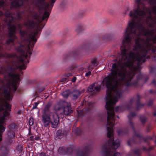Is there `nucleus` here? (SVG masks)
I'll return each mask as SVG.
<instances>
[{
    "label": "nucleus",
    "mask_w": 156,
    "mask_h": 156,
    "mask_svg": "<svg viewBox=\"0 0 156 156\" xmlns=\"http://www.w3.org/2000/svg\"><path fill=\"white\" fill-rule=\"evenodd\" d=\"M48 11H44L42 13L39 14L34 13L33 17L36 20V23L31 20H28L25 23V25L28 28H36V30L34 32H28L27 30H20V34L22 40L25 42V45H21L18 47L17 50L20 54V56L18 57L15 54H10L6 53L4 56L7 58H12L13 60L16 59L15 61L13 60L12 65L13 66L9 67H2L1 70H0V74H4L8 73L9 77L12 79L10 84L13 88V91H15L17 89L16 85L20 81L19 78V74L18 73L17 70L25 69L26 66L25 64L29 62L27 59V53L30 55L32 54L30 49V46L33 48L34 44L37 41V39L35 38L38 33L39 31H41L43 27L41 26V23L44 20H47L49 16Z\"/></svg>",
    "instance_id": "f257e3e1"
},
{
    "label": "nucleus",
    "mask_w": 156,
    "mask_h": 156,
    "mask_svg": "<svg viewBox=\"0 0 156 156\" xmlns=\"http://www.w3.org/2000/svg\"><path fill=\"white\" fill-rule=\"evenodd\" d=\"M5 18L4 21L7 25L9 26V39L6 41L7 44H9L13 42L14 40L16 38V37L15 35L16 33V27L14 25L10 24L13 23L15 18L13 16L12 13L9 11H6L4 14Z\"/></svg>",
    "instance_id": "f03ea898"
},
{
    "label": "nucleus",
    "mask_w": 156,
    "mask_h": 156,
    "mask_svg": "<svg viewBox=\"0 0 156 156\" xmlns=\"http://www.w3.org/2000/svg\"><path fill=\"white\" fill-rule=\"evenodd\" d=\"M55 110L58 113L69 115L73 112L70 105L68 103L61 101L56 104L54 108Z\"/></svg>",
    "instance_id": "7ed1b4c3"
},
{
    "label": "nucleus",
    "mask_w": 156,
    "mask_h": 156,
    "mask_svg": "<svg viewBox=\"0 0 156 156\" xmlns=\"http://www.w3.org/2000/svg\"><path fill=\"white\" fill-rule=\"evenodd\" d=\"M51 115L48 117L43 120H41L43 126L45 127L48 126L49 123L51 124V127L52 128H56L58 127L60 123L59 117L57 114L55 113L51 117Z\"/></svg>",
    "instance_id": "20e7f679"
},
{
    "label": "nucleus",
    "mask_w": 156,
    "mask_h": 156,
    "mask_svg": "<svg viewBox=\"0 0 156 156\" xmlns=\"http://www.w3.org/2000/svg\"><path fill=\"white\" fill-rule=\"evenodd\" d=\"M11 105L7 102L2 96V94H0V112H3V115L1 118H4L3 122L5 120V117L9 115L8 111L10 110Z\"/></svg>",
    "instance_id": "39448f33"
},
{
    "label": "nucleus",
    "mask_w": 156,
    "mask_h": 156,
    "mask_svg": "<svg viewBox=\"0 0 156 156\" xmlns=\"http://www.w3.org/2000/svg\"><path fill=\"white\" fill-rule=\"evenodd\" d=\"M52 105L51 102H49L45 106L42 112V120L51 115V112L50 111V107Z\"/></svg>",
    "instance_id": "423d86ee"
},
{
    "label": "nucleus",
    "mask_w": 156,
    "mask_h": 156,
    "mask_svg": "<svg viewBox=\"0 0 156 156\" xmlns=\"http://www.w3.org/2000/svg\"><path fill=\"white\" fill-rule=\"evenodd\" d=\"M90 147V144H86L84 146L83 151H79L77 152L76 156H86L89 151Z\"/></svg>",
    "instance_id": "0eeeda50"
},
{
    "label": "nucleus",
    "mask_w": 156,
    "mask_h": 156,
    "mask_svg": "<svg viewBox=\"0 0 156 156\" xmlns=\"http://www.w3.org/2000/svg\"><path fill=\"white\" fill-rule=\"evenodd\" d=\"M3 94L6 100L10 101L12 100L13 96L10 91V88L5 89L4 90Z\"/></svg>",
    "instance_id": "6e6552de"
},
{
    "label": "nucleus",
    "mask_w": 156,
    "mask_h": 156,
    "mask_svg": "<svg viewBox=\"0 0 156 156\" xmlns=\"http://www.w3.org/2000/svg\"><path fill=\"white\" fill-rule=\"evenodd\" d=\"M84 90H83L80 91L78 90H75L71 92V95L73 99L74 100L76 99L80 95V94L84 92Z\"/></svg>",
    "instance_id": "1a4fd4ad"
},
{
    "label": "nucleus",
    "mask_w": 156,
    "mask_h": 156,
    "mask_svg": "<svg viewBox=\"0 0 156 156\" xmlns=\"http://www.w3.org/2000/svg\"><path fill=\"white\" fill-rule=\"evenodd\" d=\"M23 0H15L12 2L11 6L13 7H17L22 5L23 4Z\"/></svg>",
    "instance_id": "9d476101"
},
{
    "label": "nucleus",
    "mask_w": 156,
    "mask_h": 156,
    "mask_svg": "<svg viewBox=\"0 0 156 156\" xmlns=\"http://www.w3.org/2000/svg\"><path fill=\"white\" fill-rule=\"evenodd\" d=\"M100 90V87L98 86H95V84L93 83L89 86L87 89V91L89 92H91L94 91L96 92L99 91Z\"/></svg>",
    "instance_id": "9b49d317"
},
{
    "label": "nucleus",
    "mask_w": 156,
    "mask_h": 156,
    "mask_svg": "<svg viewBox=\"0 0 156 156\" xmlns=\"http://www.w3.org/2000/svg\"><path fill=\"white\" fill-rule=\"evenodd\" d=\"M136 115V113L134 112H131L130 113V115L128 117L129 119V122L130 126L134 130V125L133 122L131 119V117H134ZM135 132V130H134Z\"/></svg>",
    "instance_id": "f8f14e48"
},
{
    "label": "nucleus",
    "mask_w": 156,
    "mask_h": 156,
    "mask_svg": "<svg viewBox=\"0 0 156 156\" xmlns=\"http://www.w3.org/2000/svg\"><path fill=\"white\" fill-rule=\"evenodd\" d=\"M66 134V131L61 129L58 130L56 133L57 138L61 139L64 136H65Z\"/></svg>",
    "instance_id": "ddd939ff"
},
{
    "label": "nucleus",
    "mask_w": 156,
    "mask_h": 156,
    "mask_svg": "<svg viewBox=\"0 0 156 156\" xmlns=\"http://www.w3.org/2000/svg\"><path fill=\"white\" fill-rule=\"evenodd\" d=\"M131 107V106H129L128 105H123L120 106H118L116 107L115 111L116 112H120L123 111L125 108H129Z\"/></svg>",
    "instance_id": "4468645a"
},
{
    "label": "nucleus",
    "mask_w": 156,
    "mask_h": 156,
    "mask_svg": "<svg viewBox=\"0 0 156 156\" xmlns=\"http://www.w3.org/2000/svg\"><path fill=\"white\" fill-rule=\"evenodd\" d=\"M137 99L136 101L137 107L136 110H138L141 107H143L144 106V104H140V100L141 98L140 96L138 94L137 95Z\"/></svg>",
    "instance_id": "2eb2a0df"
},
{
    "label": "nucleus",
    "mask_w": 156,
    "mask_h": 156,
    "mask_svg": "<svg viewBox=\"0 0 156 156\" xmlns=\"http://www.w3.org/2000/svg\"><path fill=\"white\" fill-rule=\"evenodd\" d=\"M58 151V153L61 154H65L68 152V151L65 149V148L62 147H60L59 148Z\"/></svg>",
    "instance_id": "dca6fc26"
},
{
    "label": "nucleus",
    "mask_w": 156,
    "mask_h": 156,
    "mask_svg": "<svg viewBox=\"0 0 156 156\" xmlns=\"http://www.w3.org/2000/svg\"><path fill=\"white\" fill-rule=\"evenodd\" d=\"M134 153L137 155H139L140 154V152L139 149H136L133 151H131L129 153V155L131 156L132 155V153Z\"/></svg>",
    "instance_id": "f3484780"
},
{
    "label": "nucleus",
    "mask_w": 156,
    "mask_h": 156,
    "mask_svg": "<svg viewBox=\"0 0 156 156\" xmlns=\"http://www.w3.org/2000/svg\"><path fill=\"white\" fill-rule=\"evenodd\" d=\"M1 150L3 154V156H5L8 154V152L6 148L5 147H1Z\"/></svg>",
    "instance_id": "a211bd4d"
},
{
    "label": "nucleus",
    "mask_w": 156,
    "mask_h": 156,
    "mask_svg": "<svg viewBox=\"0 0 156 156\" xmlns=\"http://www.w3.org/2000/svg\"><path fill=\"white\" fill-rule=\"evenodd\" d=\"M69 94V90H65L63 92L62 94L63 96L65 98H67Z\"/></svg>",
    "instance_id": "6ab92c4d"
},
{
    "label": "nucleus",
    "mask_w": 156,
    "mask_h": 156,
    "mask_svg": "<svg viewBox=\"0 0 156 156\" xmlns=\"http://www.w3.org/2000/svg\"><path fill=\"white\" fill-rule=\"evenodd\" d=\"M140 119L142 123H144L146 122L147 119L144 116H141L140 117Z\"/></svg>",
    "instance_id": "aec40b11"
},
{
    "label": "nucleus",
    "mask_w": 156,
    "mask_h": 156,
    "mask_svg": "<svg viewBox=\"0 0 156 156\" xmlns=\"http://www.w3.org/2000/svg\"><path fill=\"white\" fill-rule=\"evenodd\" d=\"M17 127L16 125L14 123L11 124L9 126V128L11 131L16 128Z\"/></svg>",
    "instance_id": "412c9836"
},
{
    "label": "nucleus",
    "mask_w": 156,
    "mask_h": 156,
    "mask_svg": "<svg viewBox=\"0 0 156 156\" xmlns=\"http://www.w3.org/2000/svg\"><path fill=\"white\" fill-rule=\"evenodd\" d=\"M152 138L151 137L149 136L147 137L143 138V140L145 142L147 143H148V142L151 140Z\"/></svg>",
    "instance_id": "4be33fe9"
},
{
    "label": "nucleus",
    "mask_w": 156,
    "mask_h": 156,
    "mask_svg": "<svg viewBox=\"0 0 156 156\" xmlns=\"http://www.w3.org/2000/svg\"><path fill=\"white\" fill-rule=\"evenodd\" d=\"M8 135L10 138H13L15 136V133L12 131H9Z\"/></svg>",
    "instance_id": "5701e85b"
},
{
    "label": "nucleus",
    "mask_w": 156,
    "mask_h": 156,
    "mask_svg": "<svg viewBox=\"0 0 156 156\" xmlns=\"http://www.w3.org/2000/svg\"><path fill=\"white\" fill-rule=\"evenodd\" d=\"M91 63L92 64V65L95 66H96L98 64V62L97 60L95 59H92V60L91 61Z\"/></svg>",
    "instance_id": "b1692460"
},
{
    "label": "nucleus",
    "mask_w": 156,
    "mask_h": 156,
    "mask_svg": "<svg viewBox=\"0 0 156 156\" xmlns=\"http://www.w3.org/2000/svg\"><path fill=\"white\" fill-rule=\"evenodd\" d=\"M12 1V0H10ZM5 5V0H0V8L3 7Z\"/></svg>",
    "instance_id": "393cba45"
},
{
    "label": "nucleus",
    "mask_w": 156,
    "mask_h": 156,
    "mask_svg": "<svg viewBox=\"0 0 156 156\" xmlns=\"http://www.w3.org/2000/svg\"><path fill=\"white\" fill-rule=\"evenodd\" d=\"M17 19L19 20H20L22 19V16L20 12H18L16 15Z\"/></svg>",
    "instance_id": "a878e982"
},
{
    "label": "nucleus",
    "mask_w": 156,
    "mask_h": 156,
    "mask_svg": "<svg viewBox=\"0 0 156 156\" xmlns=\"http://www.w3.org/2000/svg\"><path fill=\"white\" fill-rule=\"evenodd\" d=\"M30 126H32L34 124V119L33 118H30L29 121Z\"/></svg>",
    "instance_id": "bb28decb"
},
{
    "label": "nucleus",
    "mask_w": 156,
    "mask_h": 156,
    "mask_svg": "<svg viewBox=\"0 0 156 156\" xmlns=\"http://www.w3.org/2000/svg\"><path fill=\"white\" fill-rule=\"evenodd\" d=\"M16 149L19 152H20L22 151L23 147L21 145H19L17 147Z\"/></svg>",
    "instance_id": "cd10ccee"
},
{
    "label": "nucleus",
    "mask_w": 156,
    "mask_h": 156,
    "mask_svg": "<svg viewBox=\"0 0 156 156\" xmlns=\"http://www.w3.org/2000/svg\"><path fill=\"white\" fill-rule=\"evenodd\" d=\"M151 84L153 85L154 86H156V80L155 79H154L152 81Z\"/></svg>",
    "instance_id": "c85d7f7f"
},
{
    "label": "nucleus",
    "mask_w": 156,
    "mask_h": 156,
    "mask_svg": "<svg viewBox=\"0 0 156 156\" xmlns=\"http://www.w3.org/2000/svg\"><path fill=\"white\" fill-rule=\"evenodd\" d=\"M83 30L82 27L80 26H79L78 27L77 31L78 32H80L81 31Z\"/></svg>",
    "instance_id": "c756f323"
},
{
    "label": "nucleus",
    "mask_w": 156,
    "mask_h": 156,
    "mask_svg": "<svg viewBox=\"0 0 156 156\" xmlns=\"http://www.w3.org/2000/svg\"><path fill=\"white\" fill-rule=\"evenodd\" d=\"M39 103V102H37L34 103V106L33 108V109H34L37 108V106Z\"/></svg>",
    "instance_id": "7c9ffc66"
},
{
    "label": "nucleus",
    "mask_w": 156,
    "mask_h": 156,
    "mask_svg": "<svg viewBox=\"0 0 156 156\" xmlns=\"http://www.w3.org/2000/svg\"><path fill=\"white\" fill-rule=\"evenodd\" d=\"M2 49V45L0 44V51ZM3 55L0 51V58L3 56Z\"/></svg>",
    "instance_id": "2f4dec72"
},
{
    "label": "nucleus",
    "mask_w": 156,
    "mask_h": 156,
    "mask_svg": "<svg viewBox=\"0 0 156 156\" xmlns=\"http://www.w3.org/2000/svg\"><path fill=\"white\" fill-rule=\"evenodd\" d=\"M142 75L141 74H139L137 77V79L138 80H139L142 78Z\"/></svg>",
    "instance_id": "473e14b6"
},
{
    "label": "nucleus",
    "mask_w": 156,
    "mask_h": 156,
    "mask_svg": "<svg viewBox=\"0 0 156 156\" xmlns=\"http://www.w3.org/2000/svg\"><path fill=\"white\" fill-rule=\"evenodd\" d=\"M135 100V98L134 97H133L131 98L130 100V103L131 104L133 103L134 101Z\"/></svg>",
    "instance_id": "72a5a7b5"
},
{
    "label": "nucleus",
    "mask_w": 156,
    "mask_h": 156,
    "mask_svg": "<svg viewBox=\"0 0 156 156\" xmlns=\"http://www.w3.org/2000/svg\"><path fill=\"white\" fill-rule=\"evenodd\" d=\"M153 104V101L152 100H150L148 103V105L151 106Z\"/></svg>",
    "instance_id": "f704fd0d"
},
{
    "label": "nucleus",
    "mask_w": 156,
    "mask_h": 156,
    "mask_svg": "<svg viewBox=\"0 0 156 156\" xmlns=\"http://www.w3.org/2000/svg\"><path fill=\"white\" fill-rule=\"evenodd\" d=\"M40 156H47L46 154L44 152H41L40 154Z\"/></svg>",
    "instance_id": "c9c22d12"
},
{
    "label": "nucleus",
    "mask_w": 156,
    "mask_h": 156,
    "mask_svg": "<svg viewBox=\"0 0 156 156\" xmlns=\"http://www.w3.org/2000/svg\"><path fill=\"white\" fill-rule=\"evenodd\" d=\"M91 73V72L90 71H89L87 73H86L85 74V76H88L90 75Z\"/></svg>",
    "instance_id": "e433bc0d"
},
{
    "label": "nucleus",
    "mask_w": 156,
    "mask_h": 156,
    "mask_svg": "<svg viewBox=\"0 0 156 156\" xmlns=\"http://www.w3.org/2000/svg\"><path fill=\"white\" fill-rule=\"evenodd\" d=\"M153 149V147H151L148 148V152L152 150Z\"/></svg>",
    "instance_id": "4c0bfd02"
},
{
    "label": "nucleus",
    "mask_w": 156,
    "mask_h": 156,
    "mask_svg": "<svg viewBox=\"0 0 156 156\" xmlns=\"http://www.w3.org/2000/svg\"><path fill=\"white\" fill-rule=\"evenodd\" d=\"M143 150L146 152H148V148H147L145 147H144L143 148Z\"/></svg>",
    "instance_id": "58836bf2"
},
{
    "label": "nucleus",
    "mask_w": 156,
    "mask_h": 156,
    "mask_svg": "<svg viewBox=\"0 0 156 156\" xmlns=\"http://www.w3.org/2000/svg\"><path fill=\"white\" fill-rule=\"evenodd\" d=\"M67 80V79L66 78H63L60 81V82H62L65 81H66Z\"/></svg>",
    "instance_id": "ea45409f"
},
{
    "label": "nucleus",
    "mask_w": 156,
    "mask_h": 156,
    "mask_svg": "<svg viewBox=\"0 0 156 156\" xmlns=\"http://www.w3.org/2000/svg\"><path fill=\"white\" fill-rule=\"evenodd\" d=\"M76 77H74L72 80V81L73 82H75L76 81Z\"/></svg>",
    "instance_id": "a19ab883"
},
{
    "label": "nucleus",
    "mask_w": 156,
    "mask_h": 156,
    "mask_svg": "<svg viewBox=\"0 0 156 156\" xmlns=\"http://www.w3.org/2000/svg\"><path fill=\"white\" fill-rule=\"evenodd\" d=\"M77 129L78 131V132H76L77 134H79L80 133V129L79 128H77Z\"/></svg>",
    "instance_id": "79ce46f5"
},
{
    "label": "nucleus",
    "mask_w": 156,
    "mask_h": 156,
    "mask_svg": "<svg viewBox=\"0 0 156 156\" xmlns=\"http://www.w3.org/2000/svg\"><path fill=\"white\" fill-rule=\"evenodd\" d=\"M123 131L122 130H120L118 131V133L119 135H120L122 134L123 133Z\"/></svg>",
    "instance_id": "37998d69"
},
{
    "label": "nucleus",
    "mask_w": 156,
    "mask_h": 156,
    "mask_svg": "<svg viewBox=\"0 0 156 156\" xmlns=\"http://www.w3.org/2000/svg\"><path fill=\"white\" fill-rule=\"evenodd\" d=\"M34 136H32L30 137V140H34Z\"/></svg>",
    "instance_id": "c03bdc74"
},
{
    "label": "nucleus",
    "mask_w": 156,
    "mask_h": 156,
    "mask_svg": "<svg viewBox=\"0 0 156 156\" xmlns=\"http://www.w3.org/2000/svg\"><path fill=\"white\" fill-rule=\"evenodd\" d=\"M40 137L39 136H34V140H38L39 139Z\"/></svg>",
    "instance_id": "a18cd8bd"
},
{
    "label": "nucleus",
    "mask_w": 156,
    "mask_h": 156,
    "mask_svg": "<svg viewBox=\"0 0 156 156\" xmlns=\"http://www.w3.org/2000/svg\"><path fill=\"white\" fill-rule=\"evenodd\" d=\"M72 75V74L71 73H69L66 74V76L67 77L70 76H71Z\"/></svg>",
    "instance_id": "49530a36"
},
{
    "label": "nucleus",
    "mask_w": 156,
    "mask_h": 156,
    "mask_svg": "<svg viewBox=\"0 0 156 156\" xmlns=\"http://www.w3.org/2000/svg\"><path fill=\"white\" fill-rule=\"evenodd\" d=\"M136 136L139 137H141L142 136L141 135H140V134H136Z\"/></svg>",
    "instance_id": "de8ad7c7"
},
{
    "label": "nucleus",
    "mask_w": 156,
    "mask_h": 156,
    "mask_svg": "<svg viewBox=\"0 0 156 156\" xmlns=\"http://www.w3.org/2000/svg\"><path fill=\"white\" fill-rule=\"evenodd\" d=\"M127 144L129 145H130L131 144V141L129 140L127 142Z\"/></svg>",
    "instance_id": "09e8293b"
},
{
    "label": "nucleus",
    "mask_w": 156,
    "mask_h": 156,
    "mask_svg": "<svg viewBox=\"0 0 156 156\" xmlns=\"http://www.w3.org/2000/svg\"><path fill=\"white\" fill-rule=\"evenodd\" d=\"M148 77H147L146 78H145V82H147V81L148 80Z\"/></svg>",
    "instance_id": "8fccbe9b"
},
{
    "label": "nucleus",
    "mask_w": 156,
    "mask_h": 156,
    "mask_svg": "<svg viewBox=\"0 0 156 156\" xmlns=\"http://www.w3.org/2000/svg\"><path fill=\"white\" fill-rule=\"evenodd\" d=\"M153 115H154V116H156V111H155V112H154V113Z\"/></svg>",
    "instance_id": "3c124183"
},
{
    "label": "nucleus",
    "mask_w": 156,
    "mask_h": 156,
    "mask_svg": "<svg viewBox=\"0 0 156 156\" xmlns=\"http://www.w3.org/2000/svg\"><path fill=\"white\" fill-rule=\"evenodd\" d=\"M2 15V12L0 11V16H1Z\"/></svg>",
    "instance_id": "603ef678"
},
{
    "label": "nucleus",
    "mask_w": 156,
    "mask_h": 156,
    "mask_svg": "<svg viewBox=\"0 0 156 156\" xmlns=\"http://www.w3.org/2000/svg\"><path fill=\"white\" fill-rule=\"evenodd\" d=\"M44 90V88H43L41 90L39 91L40 92H41L42 91H43Z\"/></svg>",
    "instance_id": "864d4df0"
},
{
    "label": "nucleus",
    "mask_w": 156,
    "mask_h": 156,
    "mask_svg": "<svg viewBox=\"0 0 156 156\" xmlns=\"http://www.w3.org/2000/svg\"><path fill=\"white\" fill-rule=\"evenodd\" d=\"M150 93H152L153 92V90H150Z\"/></svg>",
    "instance_id": "5fc2aeb1"
},
{
    "label": "nucleus",
    "mask_w": 156,
    "mask_h": 156,
    "mask_svg": "<svg viewBox=\"0 0 156 156\" xmlns=\"http://www.w3.org/2000/svg\"><path fill=\"white\" fill-rule=\"evenodd\" d=\"M21 112V111H18L17 112V113H18V114H20V113Z\"/></svg>",
    "instance_id": "6e6d98bb"
},
{
    "label": "nucleus",
    "mask_w": 156,
    "mask_h": 156,
    "mask_svg": "<svg viewBox=\"0 0 156 156\" xmlns=\"http://www.w3.org/2000/svg\"><path fill=\"white\" fill-rule=\"evenodd\" d=\"M156 57V55H155L154 56H153V58H155Z\"/></svg>",
    "instance_id": "4d7b16f0"
},
{
    "label": "nucleus",
    "mask_w": 156,
    "mask_h": 156,
    "mask_svg": "<svg viewBox=\"0 0 156 156\" xmlns=\"http://www.w3.org/2000/svg\"><path fill=\"white\" fill-rule=\"evenodd\" d=\"M90 68V66H89L88 67V68Z\"/></svg>",
    "instance_id": "13d9d810"
},
{
    "label": "nucleus",
    "mask_w": 156,
    "mask_h": 156,
    "mask_svg": "<svg viewBox=\"0 0 156 156\" xmlns=\"http://www.w3.org/2000/svg\"><path fill=\"white\" fill-rule=\"evenodd\" d=\"M117 117H118V118H119V116H117Z\"/></svg>",
    "instance_id": "bf43d9fd"
},
{
    "label": "nucleus",
    "mask_w": 156,
    "mask_h": 156,
    "mask_svg": "<svg viewBox=\"0 0 156 156\" xmlns=\"http://www.w3.org/2000/svg\"><path fill=\"white\" fill-rule=\"evenodd\" d=\"M151 5H152V4H151Z\"/></svg>",
    "instance_id": "052dcab7"
}]
</instances>
